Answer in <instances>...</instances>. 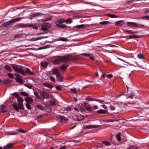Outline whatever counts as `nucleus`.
I'll list each match as a JSON object with an SVG mask.
<instances>
[{
    "label": "nucleus",
    "mask_w": 149,
    "mask_h": 149,
    "mask_svg": "<svg viewBox=\"0 0 149 149\" xmlns=\"http://www.w3.org/2000/svg\"><path fill=\"white\" fill-rule=\"evenodd\" d=\"M11 67L17 72L20 73L24 75H26V72H24V71L22 69L19 68L17 65L12 64L10 65V66L9 65H6L5 66V69L10 72L13 71Z\"/></svg>",
    "instance_id": "obj_1"
},
{
    "label": "nucleus",
    "mask_w": 149,
    "mask_h": 149,
    "mask_svg": "<svg viewBox=\"0 0 149 149\" xmlns=\"http://www.w3.org/2000/svg\"><path fill=\"white\" fill-rule=\"evenodd\" d=\"M17 26H18L19 28H25L26 27H31L34 29H36L37 28V26L32 24H19L17 25Z\"/></svg>",
    "instance_id": "obj_2"
},
{
    "label": "nucleus",
    "mask_w": 149,
    "mask_h": 149,
    "mask_svg": "<svg viewBox=\"0 0 149 149\" xmlns=\"http://www.w3.org/2000/svg\"><path fill=\"white\" fill-rule=\"evenodd\" d=\"M50 26L51 25L50 24L44 22L41 24L40 29L42 31H47L50 28Z\"/></svg>",
    "instance_id": "obj_3"
},
{
    "label": "nucleus",
    "mask_w": 149,
    "mask_h": 149,
    "mask_svg": "<svg viewBox=\"0 0 149 149\" xmlns=\"http://www.w3.org/2000/svg\"><path fill=\"white\" fill-rule=\"evenodd\" d=\"M53 72L54 73L56 74L57 79H60V81H62V79L59 74V71L57 68H54L53 70Z\"/></svg>",
    "instance_id": "obj_4"
},
{
    "label": "nucleus",
    "mask_w": 149,
    "mask_h": 149,
    "mask_svg": "<svg viewBox=\"0 0 149 149\" xmlns=\"http://www.w3.org/2000/svg\"><path fill=\"white\" fill-rule=\"evenodd\" d=\"M15 75L16 77L15 78L16 81L19 83L22 84L23 83V81L22 79L21 76L17 73H15Z\"/></svg>",
    "instance_id": "obj_5"
},
{
    "label": "nucleus",
    "mask_w": 149,
    "mask_h": 149,
    "mask_svg": "<svg viewBox=\"0 0 149 149\" xmlns=\"http://www.w3.org/2000/svg\"><path fill=\"white\" fill-rule=\"evenodd\" d=\"M57 118L59 121L62 123H65L68 120L67 119L65 118L60 115H57Z\"/></svg>",
    "instance_id": "obj_6"
},
{
    "label": "nucleus",
    "mask_w": 149,
    "mask_h": 149,
    "mask_svg": "<svg viewBox=\"0 0 149 149\" xmlns=\"http://www.w3.org/2000/svg\"><path fill=\"white\" fill-rule=\"evenodd\" d=\"M99 127L98 125H84L83 128L86 129H89L93 128H97Z\"/></svg>",
    "instance_id": "obj_7"
},
{
    "label": "nucleus",
    "mask_w": 149,
    "mask_h": 149,
    "mask_svg": "<svg viewBox=\"0 0 149 149\" xmlns=\"http://www.w3.org/2000/svg\"><path fill=\"white\" fill-rule=\"evenodd\" d=\"M59 59L61 60V61L63 62H66L70 60L69 57L66 56H59Z\"/></svg>",
    "instance_id": "obj_8"
},
{
    "label": "nucleus",
    "mask_w": 149,
    "mask_h": 149,
    "mask_svg": "<svg viewBox=\"0 0 149 149\" xmlns=\"http://www.w3.org/2000/svg\"><path fill=\"white\" fill-rule=\"evenodd\" d=\"M74 117V119L78 120H81L84 118L83 116L80 114H78L75 115Z\"/></svg>",
    "instance_id": "obj_9"
},
{
    "label": "nucleus",
    "mask_w": 149,
    "mask_h": 149,
    "mask_svg": "<svg viewBox=\"0 0 149 149\" xmlns=\"http://www.w3.org/2000/svg\"><path fill=\"white\" fill-rule=\"evenodd\" d=\"M40 94L42 97H43L45 99H47L48 97V94L46 92L41 91L40 92Z\"/></svg>",
    "instance_id": "obj_10"
},
{
    "label": "nucleus",
    "mask_w": 149,
    "mask_h": 149,
    "mask_svg": "<svg viewBox=\"0 0 149 149\" xmlns=\"http://www.w3.org/2000/svg\"><path fill=\"white\" fill-rule=\"evenodd\" d=\"M127 26H130L137 27L138 26V24L134 22H128L126 23Z\"/></svg>",
    "instance_id": "obj_11"
},
{
    "label": "nucleus",
    "mask_w": 149,
    "mask_h": 149,
    "mask_svg": "<svg viewBox=\"0 0 149 149\" xmlns=\"http://www.w3.org/2000/svg\"><path fill=\"white\" fill-rule=\"evenodd\" d=\"M13 146V143H10L7 144L6 146H4L3 147V149H10Z\"/></svg>",
    "instance_id": "obj_12"
},
{
    "label": "nucleus",
    "mask_w": 149,
    "mask_h": 149,
    "mask_svg": "<svg viewBox=\"0 0 149 149\" xmlns=\"http://www.w3.org/2000/svg\"><path fill=\"white\" fill-rule=\"evenodd\" d=\"M25 101L26 102H28L31 103L33 102V100L29 97H26L24 98Z\"/></svg>",
    "instance_id": "obj_13"
},
{
    "label": "nucleus",
    "mask_w": 149,
    "mask_h": 149,
    "mask_svg": "<svg viewBox=\"0 0 149 149\" xmlns=\"http://www.w3.org/2000/svg\"><path fill=\"white\" fill-rule=\"evenodd\" d=\"M124 32L125 33H127L129 34H133L136 33H137V31H132V30H125L124 31Z\"/></svg>",
    "instance_id": "obj_14"
},
{
    "label": "nucleus",
    "mask_w": 149,
    "mask_h": 149,
    "mask_svg": "<svg viewBox=\"0 0 149 149\" xmlns=\"http://www.w3.org/2000/svg\"><path fill=\"white\" fill-rule=\"evenodd\" d=\"M124 24V22L123 21H118L116 22L115 24L116 26H122Z\"/></svg>",
    "instance_id": "obj_15"
},
{
    "label": "nucleus",
    "mask_w": 149,
    "mask_h": 149,
    "mask_svg": "<svg viewBox=\"0 0 149 149\" xmlns=\"http://www.w3.org/2000/svg\"><path fill=\"white\" fill-rule=\"evenodd\" d=\"M57 103V100L55 99H53L52 100L50 101L49 104L51 106H54Z\"/></svg>",
    "instance_id": "obj_16"
},
{
    "label": "nucleus",
    "mask_w": 149,
    "mask_h": 149,
    "mask_svg": "<svg viewBox=\"0 0 149 149\" xmlns=\"http://www.w3.org/2000/svg\"><path fill=\"white\" fill-rule=\"evenodd\" d=\"M52 17L51 16L47 15L46 16L45 18L43 19L45 21H47L50 20L52 19Z\"/></svg>",
    "instance_id": "obj_17"
},
{
    "label": "nucleus",
    "mask_w": 149,
    "mask_h": 149,
    "mask_svg": "<svg viewBox=\"0 0 149 149\" xmlns=\"http://www.w3.org/2000/svg\"><path fill=\"white\" fill-rule=\"evenodd\" d=\"M59 56L57 57H56L54 60V63L56 64H58L61 63V60L59 59Z\"/></svg>",
    "instance_id": "obj_18"
},
{
    "label": "nucleus",
    "mask_w": 149,
    "mask_h": 149,
    "mask_svg": "<svg viewBox=\"0 0 149 149\" xmlns=\"http://www.w3.org/2000/svg\"><path fill=\"white\" fill-rule=\"evenodd\" d=\"M43 85L44 86L50 88H52L53 87L52 85V84L47 83H44L43 84Z\"/></svg>",
    "instance_id": "obj_19"
},
{
    "label": "nucleus",
    "mask_w": 149,
    "mask_h": 149,
    "mask_svg": "<svg viewBox=\"0 0 149 149\" xmlns=\"http://www.w3.org/2000/svg\"><path fill=\"white\" fill-rule=\"evenodd\" d=\"M72 15L73 17H74V18H80L81 17V15L77 13H74Z\"/></svg>",
    "instance_id": "obj_20"
},
{
    "label": "nucleus",
    "mask_w": 149,
    "mask_h": 149,
    "mask_svg": "<svg viewBox=\"0 0 149 149\" xmlns=\"http://www.w3.org/2000/svg\"><path fill=\"white\" fill-rule=\"evenodd\" d=\"M85 107L86 109L88 111H91L92 109L91 106L88 104H86L85 105Z\"/></svg>",
    "instance_id": "obj_21"
},
{
    "label": "nucleus",
    "mask_w": 149,
    "mask_h": 149,
    "mask_svg": "<svg viewBox=\"0 0 149 149\" xmlns=\"http://www.w3.org/2000/svg\"><path fill=\"white\" fill-rule=\"evenodd\" d=\"M26 72L24 71V72H26H26L27 73H28V74H29V75H33L34 74L33 73V72H31L29 69H28V68L26 69Z\"/></svg>",
    "instance_id": "obj_22"
},
{
    "label": "nucleus",
    "mask_w": 149,
    "mask_h": 149,
    "mask_svg": "<svg viewBox=\"0 0 149 149\" xmlns=\"http://www.w3.org/2000/svg\"><path fill=\"white\" fill-rule=\"evenodd\" d=\"M12 105L16 111H19V108L18 104H12Z\"/></svg>",
    "instance_id": "obj_23"
},
{
    "label": "nucleus",
    "mask_w": 149,
    "mask_h": 149,
    "mask_svg": "<svg viewBox=\"0 0 149 149\" xmlns=\"http://www.w3.org/2000/svg\"><path fill=\"white\" fill-rule=\"evenodd\" d=\"M74 110L76 111H77V112H80V111H81V112H83L84 111V109H81L79 108H74Z\"/></svg>",
    "instance_id": "obj_24"
},
{
    "label": "nucleus",
    "mask_w": 149,
    "mask_h": 149,
    "mask_svg": "<svg viewBox=\"0 0 149 149\" xmlns=\"http://www.w3.org/2000/svg\"><path fill=\"white\" fill-rule=\"evenodd\" d=\"M17 101L19 104L22 103L24 101V99L21 97H19L17 99Z\"/></svg>",
    "instance_id": "obj_25"
},
{
    "label": "nucleus",
    "mask_w": 149,
    "mask_h": 149,
    "mask_svg": "<svg viewBox=\"0 0 149 149\" xmlns=\"http://www.w3.org/2000/svg\"><path fill=\"white\" fill-rule=\"evenodd\" d=\"M68 66H66L65 65H63L60 67V69L62 70H65L67 67Z\"/></svg>",
    "instance_id": "obj_26"
},
{
    "label": "nucleus",
    "mask_w": 149,
    "mask_h": 149,
    "mask_svg": "<svg viewBox=\"0 0 149 149\" xmlns=\"http://www.w3.org/2000/svg\"><path fill=\"white\" fill-rule=\"evenodd\" d=\"M102 143L103 145L105 146H110V143L108 141H102Z\"/></svg>",
    "instance_id": "obj_27"
},
{
    "label": "nucleus",
    "mask_w": 149,
    "mask_h": 149,
    "mask_svg": "<svg viewBox=\"0 0 149 149\" xmlns=\"http://www.w3.org/2000/svg\"><path fill=\"white\" fill-rule=\"evenodd\" d=\"M121 135V134L118 133L116 135V138L119 141H120L121 140L120 136Z\"/></svg>",
    "instance_id": "obj_28"
},
{
    "label": "nucleus",
    "mask_w": 149,
    "mask_h": 149,
    "mask_svg": "<svg viewBox=\"0 0 149 149\" xmlns=\"http://www.w3.org/2000/svg\"><path fill=\"white\" fill-rule=\"evenodd\" d=\"M10 22H9V21L6 23H3L2 24V26L4 27H7L10 24Z\"/></svg>",
    "instance_id": "obj_29"
},
{
    "label": "nucleus",
    "mask_w": 149,
    "mask_h": 149,
    "mask_svg": "<svg viewBox=\"0 0 149 149\" xmlns=\"http://www.w3.org/2000/svg\"><path fill=\"white\" fill-rule=\"evenodd\" d=\"M41 64L43 67H45L48 65V63L47 62H44L42 63Z\"/></svg>",
    "instance_id": "obj_30"
},
{
    "label": "nucleus",
    "mask_w": 149,
    "mask_h": 149,
    "mask_svg": "<svg viewBox=\"0 0 149 149\" xmlns=\"http://www.w3.org/2000/svg\"><path fill=\"white\" fill-rule=\"evenodd\" d=\"M84 26L85 25L84 24H81V25H77L75 26V27L76 28L80 29L84 27Z\"/></svg>",
    "instance_id": "obj_31"
},
{
    "label": "nucleus",
    "mask_w": 149,
    "mask_h": 149,
    "mask_svg": "<svg viewBox=\"0 0 149 149\" xmlns=\"http://www.w3.org/2000/svg\"><path fill=\"white\" fill-rule=\"evenodd\" d=\"M19 109H23L24 107L22 103L19 104H18Z\"/></svg>",
    "instance_id": "obj_32"
},
{
    "label": "nucleus",
    "mask_w": 149,
    "mask_h": 149,
    "mask_svg": "<svg viewBox=\"0 0 149 149\" xmlns=\"http://www.w3.org/2000/svg\"><path fill=\"white\" fill-rule=\"evenodd\" d=\"M20 94L24 96H27L28 95V94L25 92H22L20 93Z\"/></svg>",
    "instance_id": "obj_33"
},
{
    "label": "nucleus",
    "mask_w": 149,
    "mask_h": 149,
    "mask_svg": "<svg viewBox=\"0 0 149 149\" xmlns=\"http://www.w3.org/2000/svg\"><path fill=\"white\" fill-rule=\"evenodd\" d=\"M7 75L11 79H13L14 78L13 74L12 73H8Z\"/></svg>",
    "instance_id": "obj_34"
},
{
    "label": "nucleus",
    "mask_w": 149,
    "mask_h": 149,
    "mask_svg": "<svg viewBox=\"0 0 149 149\" xmlns=\"http://www.w3.org/2000/svg\"><path fill=\"white\" fill-rule=\"evenodd\" d=\"M138 58L141 59H145V57L142 54H138L137 56Z\"/></svg>",
    "instance_id": "obj_35"
},
{
    "label": "nucleus",
    "mask_w": 149,
    "mask_h": 149,
    "mask_svg": "<svg viewBox=\"0 0 149 149\" xmlns=\"http://www.w3.org/2000/svg\"><path fill=\"white\" fill-rule=\"evenodd\" d=\"M70 92H72L73 93H76L77 91L76 88H73L70 89Z\"/></svg>",
    "instance_id": "obj_36"
},
{
    "label": "nucleus",
    "mask_w": 149,
    "mask_h": 149,
    "mask_svg": "<svg viewBox=\"0 0 149 149\" xmlns=\"http://www.w3.org/2000/svg\"><path fill=\"white\" fill-rule=\"evenodd\" d=\"M55 23L56 26L58 27L61 24V23L60 22V21H58V19L56 22Z\"/></svg>",
    "instance_id": "obj_37"
},
{
    "label": "nucleus",
    "mask_w": 149,
    "mask_h": 149,
    "mask_svg": "<svg viewBox=\"0 0 149 149\" xmlns=\"http://www.w3.org/2000/svg\"><path fill=\"white\" fill-rule=\"evenodd\" d=\"M26 108L29 110H30L31 109V107L30 105L29 104L27 103H26Z\"/></svg>",
    "instance_id": "obj_38"
},
{
    "label": "nucleus",
    "mask_w": 149,
    "mask_h": 149,
    "mask_svg": "<svg viewBox=\"0 0 149 149\" xmlns=\"http://www.w3.org/2000/svg\"><path fill=\"white\" fill-rule=\"evenodd\" d=\"M65 22H66V23L70 24L72 22V21L70 19H66V21H65Z\"/></svg>",
    "instance_id": "obj_39"
},
{
    "label": "nucleus",
    "mask_w": 149,
    "mask_h": 149,
    "mask_svg": "<svg viewBox=\"0 0 149 149\" xmlns=\"http://www.w3.org/2000/svg\"><path fill=\"white\" fill-rule=\"evenodd\" d=\"M108 17L111 18H115L116 17V15L113 14H109L108 15Z\"/></svg>",
    "instance_id": "obj_40"
},
{
    "label": "nucleus",
    "mask_w": 149,
    "mask_h": 149,
    "mask_svg": "<svg viewBox=\"0 0 149 149\" xmlns=\"http://www.w3.org/2000/svg\"><path fill=\"white\" fill-rule=\"evenodd\" d=\"M81 55L84 56H85L88 57L90 55V54H89L85 53L81 54Z\"/></svg>",
    "instance_id": "obj_41"
},
{
    "label": "nucleus",
    "mask_w": 149,
    "mask_h": 149,
    "mask_svg": "<svg viewBox=\"0 0 149 149\" xmlns=\"http://www.w3.org/2000/svg\"><path fill=\"white\" fill-rule=\"evenodd\" d=\"M59 40H61L63 41H68V40L66 38H60L59 39Z\"/></svg>",
    "instance_id": "obj_42"
},
{
    "label": "nucleus",
    "mask_w": 149,
    "mask_h": 149,
    "mask_svg": "<svg viewBox=\"0 0 149 149\" xmlns=\"http://www.w3.org/2000/svg\"><path fill=\"white\" fill-rule=\"evenodd\" d=\"M12 95L15 97H19L18 94L16 93H12Z\"/></svg>",
    "instance_id": "obj_43"
},
{
    "label": "nucleus",
    "mask_w": 149,
    "mask_h": 149,
    "mask_svg": "<svg viewBox=\"0 0 149 149\" xmlns=\"http://www.w3.org/2000/svg\"><path fill=\"white\" fill-rule=\"evenodd\" d=\"M66 27L67 26L65 24H61V25H60V26H59V27H60L61 28H66Z\"/></svg>",
    "instance_id": "obj_44"
},
{
    "label": "nucleus",
    "mask_w": 149,
    "mask_h": 149,
    "mask_svg": "<svg viewBox=\"0 0 149 149\" xmlns=\"http://www.w3.org/2000/svg\"><path fill=\"white\" fill-rule=\"evenodd\" d=\"M108 22L107 21H103L101 22L100 23V24H107L108 23Z\"/></svg>",
    "instance_id": "obj_45"
},
{
    "label": "nucleus",
    "mask_w": 149,
    "mask_h": 149,
    "mask_svg": "<svg viewBox=\"0 0 149 149\" xmlns=\"http://www.w3.org/2000/svg\"><path fill=\"white\" fill-rule=\"evenodd\" d=\"M58 21H60V22L61 23L65 22V20L63 19H59Z\"/></svg>",
    "instance_id": "obj_46"
},
{
    "label": "nucleus",
    "mask_w": 149,
    "mask_h": 149,
    "mask_svg": "<svg viewBox=\"0 0 149 149\" xmlns=\"http://www.w3.org/2000/svg\"><path fill=\"white\" fill-rule=\"evenodd\" d=\"M16 21L17 22L19 21L22 19V18L21 17H18L15 18Z\"/></svg>",
    "instance_id": "obj_47"
},
{
    "label": "nucleus",
    "mask_w": 149,
    "mask_h": 149,
    "mask_svg": "<svg viewBox=\"0 0 149 149\" xmlns=\"http://www.w3.org/2000/svg\"><path fill=\"white\" fill-rule=\"evenodd\" d=\"M142 19H143L149 20V17L148 16H145L142 17Z\"/></svg>",
    "instance_id": "obj_48"
},
{
    "label": "nucleus",
    "mask_w": 149,
    "mask_h": 149,
    "mask_svg": "<svg viewBox=\"0 0 149 149\" xmlns=\"http://www.w3.org/2000/svg\"><path fill=\"white\" fill-rule=\"evenodd\" d=\"M50 79L53 82H55V78L52 77H50Z\"/></svg>",
    "instance_id": "obj_49"
},
{
    "label": "nucleus",
    "mask_w": 149,
    "mask_h": 149,
    "mask_svg": "<svg viewBox=\"0 0 149 149\" xmlns=\"http://www.w3.org/2000/svg\"><path fill=\"white\" fill-rule=\"evenodd\" d=\"M15 22H16V20H15V19H12L9 21V22H10V23H13Z\"/></svg>",
    "instance_id": "obj_50"
},
{
    "label": "nucleus",
    "mask_w": 149,
    "mask_h": 149,
    "mask_svg": "<svg viewBox=\"0 0 149 149\" xmlns=\"http://www.w3.org/2000/svg\"><path fill=\"white\" fill-rule=\"evenodd\" d=\"M38 109H40L41 110H43L44 109V108H43L41 106L38 105Z\"/></svg>",
    "instance_id": "obj_51"
},
{
    "label": "nucleus",
    "mask_w": 149,
    "mask_h": 149,
    "mask_svg": "<svg viewBox=\"0 0 149 149\" xmlns=\"http://www.w3.org/2000/svg\"><path fill=\"white\" fill-rule=\"evenodd\" d=\"M113 77V75L112 74H109V75L106 76V77L107 78H112Z\"/></svg>",
    "instance_id": "obj_52"
},
{
    "label": "nucleus",
    "mask_w": 149,
    "mask_h": 149,
    "mask_svg": "<svg viewBox=\"0 0 149 149\" xmlns=\"http://www.w3.org/2000/svg\"><path fill=\"white\" fill-rule=\"evenodd\" d=\"M56 88L58 90H61V86H56Z\"/></svg>",
    "instance_id": "obj_53"
},
{
    "label": "nucleus",
    "mask_w": 149,
    "mask_h": 149,
    "mask_svg": "<svg viewBox=\"0 0 149 149\" xmlns=\"http://www.w3.org/2000/svg\"><path fill=\"white\" fill-rule=\"evenodd\" d=\"M21 35L17 34L15 35V38H17L20 37Z\"/></svg>",
    "instance_id": "obj_54"
},
{
    "label": "nucleus",
    "mask_w": 149,
    "mask_h": 149,
    "mask_svg": "<svg viewBox=\"0 0 149 149\" xmlns=\"http://www.w3.org/2000/svg\"><path fill=\"white\" fill-rule=\"evenodd\" d=\"M18 131L19 132H21V133H25V132H24L23 130H22L21 129H19L18 130Z\"/></svg>",
    "instance_id": "obj_55"
},
{
    "label": "nucleus",
    "mask_w": 149,
    "mask_h": 149,
    "mask_svg": "<svg viewBox=\"0 0 149 149\" xmlns=\"http://www.w3.org/2000/svg\"><path fill=\"white\" fill-rule=\"evenodd\" d=\"M65 109L67 111H70L71 109L70 107H68L66 108Z\"/></svg>",
    "instance_id": "obj_56"
},
{
    "label": "nucleus",
    "mask_w": 149,
    "mask_h": 149,
    "mask_svg": "<svg viewBox=\"0 0 149 149\" xmlns=\"http://www.w3.org/2000/svg\"><path fill=\"white\" fill-rule=\"evenodd\" d=\"M45 47H39V48H38V50L45 49L46 48Z\"/></svg>",
    "instance_id": "obj_57"
},
{
    "label": "nucleus",
    "mask_w": 149,
    "mask_h": 149,
    "mask_svg": "<svg viewBox=\"0 0 149 149\" xmlns=\"http://www.w3.org/2000/svg\"><path fill=\"white\" fill-rule=\"evenodd\" d=\"M106 111L104 110H102L100 111V112L101 113H105L106 112Z\"/></svg>",
    "instance_id": "obj_58"
},
{
    "label": "nucleus",
    "mask_w": 149,
    "mask_h": 149,
    "mask_svg": "<svg viewBox=\"0 0 149 149\" xmlns=\"http://www.w3.org/2000/svg\"><path fill=\"white\" fill-rule=\"evenodd\" d=\"M32 41H36L37 40V38H33L31 39Z\"/></svg>",
    "instance_id": "obj_59"
},
{
    "label": "nucleus",
    "mask_w": 149,
    "mask_h": 149,
    "mask_svg": "<svg viewBox=\"0 0 149 149\" xmlns=\"http://www.w3.org/2000/svg\"><path fill=\"white\" fill-rule=\"evenodd\" d=\"M66 148V146H63L60 148L59 149H65Z\"/></svg>",
    "instance_id": "obj_60"
},
{
    "label": "nucleus",
    "mask_w": 149,
    "mask_h": 149,
    "mask_svg": "<svg viewBox=\"0 0 149 149\" xmlns=\"http://www.w3.org/2000/svg\"><path fill=\"white\" fill-rule=\"evenodd\" d=\"M105 76H106L105 74L103 73V74H102V75L101 78H104Z\"/></svg>",
    "instance_id": "obj_61"
},
{
    "label": "nucleus",
    "mask_w": 149,
    "mask_h": 149,
    "mask_svg": "<svg viewBox=\"0 0 149 149\" xmlns=\"http://www.w3.org/2000/svg\"><path fill=\"white\" fill-rule=\"evenodd\" d=\"M86 100L88 101H91L93 100L91 99H90V98H86Z\"/></svg>",
    "instance_id": "obj_62"
},
{
    "label": "nucleus",
    "mask_w": 149,
    "mask_h": 149,
    "mask_svg": "<svg viewBox=\"0 0 149 149\" xmlns=\"http://www.w3.org/2000/svg\"><path fill=\"white\" fill-rule=\"evenodd\" d=\"M26 86L28 87L29 88L31 89L32 88V86L29 85H26Z\"/></svg>",
    "instance_id": "obj_63"
},
{
    "label": "nucleus",
    "mask_w": 149,
    "mask_h": 149,
    "mask_svg": "<svg viewBox=\"0 0 149 149\" xmlns=\"http://www.w3.org/2000/svg\"><path fill=\"white\" fill-rule=\"evenodd\" d=\"M90 58L92 60H93L94 59V57L93 56H91L90 57Z\"/></svg>",
    "instance_id": "obj_64"
}]
</instances>
